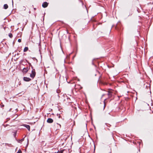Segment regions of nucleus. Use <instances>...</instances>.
<instances>
[{
  "instance_id": "f257e3e1",
  "label": "nucleus",
  "mask_w": 153,
  "mask_h": 153,
  "mask_svg": "<svg viewBox=\"0 0 153 153\" xmlns=\"http://www.w3.org/2000/svg\"><path fill=\"white\" fill-rule=\"evenodd\" d=\"M36 75V72H35V70L33 69L31 71V73L30 74V77L32 78H33Z\"/></svg>"
},
{
  "instance_id": "f03ea898",
  "label": "nucleus",
  "mask_w": 153,
  "mask_h": 153,
  "mask_svg": "<svg viewBox=\"0 0 153 153\" xmlns=\"http://www.w3.org/2000/svg\"><path fill=\"white\" fill-rule=\"evenodd\" d=\"M29 70V68L28 67L24 68H23L22 70V72L24 74H26Z\"/></svg>"
},
{
  "instance_id": "7ed1b4c3",
  "label": "nucleus",
  "mask_w": 153,
  "mask_h": 153,
  "mask_svg": "<svg viewBox=\"0 0 153 153\" xmlns=\"http://www.w3.org/2000/svg\"><path fill=\"white\" fill-rule=\"evenodd\" d=\"M48 5V3L46 2H44L42 4V7L43 8L47 7Z\"/></svg>"
},
{
  "instance_id": "20e7f679",
  "label": "nucleus",
  "mask_w": 153,
  "mask_h": 153,
  "mask_svg": "<svg viewBox=\"0 0 153 153\" xmlns=\"http://www.w3.org/2000/svg\"><path fill=\"white\" fill-rule=\"evenodd\" d=\"M23 80L25 81L26 82H28L31 80V79L27 77H24L23 78Z\"/></svg>"
},
{
  "instance_id": "39448f33",
  "label": "nucleus",
  "mask_w": 153,
  "mask_h": 153,
  "mask_svg": "<svg viewBox=\"0 0 153 153\" xmlns=\"http://www.w3.org/2000/svg\"><path fill=\"white\" fill-rule=\"evenodd\" d=\"M47 122L48 123H52L53 122V120L51 118H49L47 119Z\"/></svg>"
},
{
  "instance_id": "423d86ee",
  "label": "nucleus",
  "mask_w": 153,
  "mask_h": 153,
  "mask_svg": "<svg viewBox=\"0 0 153 153\" xmlns=\"http://www.w3.org/2000/svg\"><path fill=\"white\" fill-rule=\"evenodd\" d=\"M23 126L27 128L28 130H29V131H30V127L29 125L26 124H24L23 125Z\"/></svg>"
},
{
  "instance_id": "0eeeda50",
  "label": "nucleus",
  "mask_w": 153,
  "mask_h": 153,
  "mask_svg": "<svg viewBox=\"0 0 153 153\" xmlns=\"http://www.w3.org/2000/svg\"><path fill=\"white\" fill-rule=\"evenodd\" d=\"M119 25H120V23L118 22L116 26L115 27V28L117 30H118L119 29Z\"/></svg>"
},
{
  "instance_id": "6e6552de",
  "label": "nucleus",
  "mask_w": 153,
  "mask_h": 153,
  "mask_svg": "<svg viewBox=\"0 0 153 153\" xmlns=\"http://www.w3.org/2000/svg\"><path fill=\"white\" fill-rule=\"evenodd\" d=\"M26 8L25 6H22L20 8V11H22L23 10H25Z\"/></svg>"
},
{
  "instance_id": "1a4fd4ad",
  "label": "nucleus",
  "mask_w": 153,
  "mask_h": 153,
  "mask_svg": "<svg viewBox=\"0 0 153 153\" xmlns=\"http://www.w3.org/2000/svg\"><path fill=\"white\" fill-rule=\"evenodd\" d=\"M8 7V6L7 4H5L4 5V8L5 9H7Z\"/></svg>"
},
{
  "instance_id": "9d476101",
  "label": "nucleus",
  "mask_w": 153,
  "mask_h": 153,
  "mask_svg": "<svg viewBox=\"0 0 153 153\" xmlns=\"http://www.w3.org/2000/svg\"><path fill=\"white\" fill-rule=\"evenodd\" d=\"M28 48L27 47H25L24 49V52H25L28 51Z\"/></svg>"
},
{
  "instance_id": "9b49d317",
  "label": "nucleus",
  "mask_w": 153,
  "mask_h": 153,
  "mask_svg": "<svg viewBox=\"0 0 153 153\" xmlns=\"http://www.w3.org/2000/svg\"><path fill=\"white\" fill-rule=\"evenodd\" d=\"M17 135V131L14 132L13 136L15 137H16Z\"/></svg>"
},
{
  "instance_id": "f8f14e48",
  "label": "nucleus",
  "mask_w": 153,
  "mask_h": 153,
  "mask_svg": "<svg viewBox=\"0 0 153 153\" xmlns=\"http://www.w3.org/2000/svg\"><path fill=\"white\" fill-rule=\"evenodd\" d=\"M9 37L10 38H12L13 37V35L11 33H10L9 34Z\"/></svg>"
},
{
  "instance_id": "ddd939ff",
  "label": "nucleus",
  "mask_w": 153,
  "mask_h": 153,
  "mask_svg": "<svg viewBox=\"0 0 153 153\" xmlns=\"http://www.w3.org/2000/svg\"><path fill=\"white\" fill-rule=\"evenodd\" d=\"M16 153H22V151L21 150L19 149Z\"/></svg>"
},
{
  "instance_id": "4468645a",
  "label": "nucleus",
  "mask_w": 153,
  "mask_h": 153,
  "mask_svg": "<svg viewBox=\"0 0 153 153\" xmlns=\"http://www.w3.org/2000/svg\"><path fill=\"white\" fill-rule=\"evenodd\" d=\"M39 51L40 52V53H40V46H41L40 44L39 43Z\"/></svg>"
},
{
  "instance_id": "2eb2a0df",
  "label": "nucleus",
  "mask_w": 153,
  "mask_h": 153,
  "mask_svg": "<svg viewBox=\"0 0 153 153\" xmlns=\"http://www.w3.org/2000/svg\"><path fill=\"white\" fill-rule=\"evenodd\" d=\"M105 124L108 127H109L110 126H111L110 125L108 124H107V123H105Z\"/></svg>"
},
{
  "instance_id": "dca6fc26",
  "label": "nucleus",
  "mask_w": 153,
  "mask_h": 153,
  "mask_svg": "<svg viewBox=\"0 0 153 153\" xmlns=\"http://www.w3.org/2000/svg\"><path fill=\"white\" fill-rule=\"evenodd\" d=\"M108 95L109 96H111V93L109 92H108Z\"/></svg>"
},
{
  "instance_id": "f3484780",
  "label": "nucleus",
  "mask_w": 153,
  "mask_h": 153,
  "mask_svg": "<svg viewBox=\"0 0 153 153\" xmlns=\"http://www.w3.org/2000/svg\"><path fill=\"white\" fill-rule=\"evenodd\" d=\"M63 152V151H62V150H61L60 151H58V152H57V153H62Z\"/></svg>"
},
{
  "instance_id": "a211bd4d",
  "label": "nucleus",
  "mask_w": 153,
  "mask_h": 153,
  "mask_svg": "<svg viewBox=\"0 0 153 153\" xmlns=\"http://www.w3.org/2000/svg\"><path fill=\"white\" fill-rule=\"evenodd\" d=\"M23 140V139H22L21 140H19V141L18 142L19 143L20 142V141L22 142Z\"/></svg>"
},
{
  "instance_id": "6ab92c4d",
  "label": "nucleus",
  "mask_w": 153,
  "mask_h": 153,
  "mask_svg": "<svg viewBox=\"0 0 153 153\" xmlns=\"http://www.w3.org/2000/svg\"><path fill=\"white\" fill-rule=\"evenodd\" d=\"M18 41L19 42H21V39H19Z\"/></svg>"
},
{
  "instance_id": "aec40b11",
  "label": "nucleus",
  "mask_w": 153,
  "mask_h": 153,
  "mask_svg": "<svg viewBox=\"0 0 153 153\" xmlns=\"http://www.w3.org/2000/svg\"><path fill=\"white\" fill-rule=\"evenodd\" d=\"M30 66H31V68H33V67L32 66V65H31V64H30Z\"/></svg>"
},
{
  "instance_id": "412c9836",
  "label": "nucleus",
  "mask_w": 153,
  "mask_h": 153,
  "mask_svg": "<svg viewBox=\"0 0 153 153\" xmlns=\"http://www.w3.org/2000/svg\"><path fill=\"white\" fill-rule=\"evenodd\" d=\"M66 58H69V56H66Z\"/></svg>"
},
{
  "instance_id": "4be33fe9",
  "label": "nucleus",
  "mask_w": 153,
  "mask_h": 153,
  "mask_svg": "<svg viewBox=\"0 0 153 153\" xmlns=\"http://www.w3.org/2000/svg\"><path fill=\"white\" fill-rule=\"evenodd\" d=\"M105 104H104V108H103V109H105Z\"/></svg>"
},
{
  "instance_id": "5701e85b",
  "label": "nucleus",
  "mask_w": 153,
  "mask_h": 153,
  "mask_svg": "<svg viewBox=\"0 0 153 153\" xmlns=\"http://www.w3.org/2000/svg\"><path fill=\"white\" fill-rule=\"evenodd\" d=\"M29 13H31V11H29Z\"/></svg>"
},
{
  "instance_id": "b1692460",
  "label": "nucleus",
  "mask_w": 153,
  "mask_h": 153,
  "mask_svg": "<svg viewBox=\"0 0 153 153\" xmlns=\"http://www.w3.org/2000/svg\"><path fill=\"white\" fill-rule=\"evenodd\" d=\"M94 128L96 130V128L94 126Z\"/></svg>"
},
{
  "instance_id": "393cba45",
  "label": "nucleus",
  "mask_w": 153,
  "mask_h": 153,
  "mask_svg": "<svg viewBox=\"0 0 153 153\" xmlns=\"http://www.w3.org/2000/svg\"><path fill=\"white\" fill-rule=\"evenodd\" d=\"M59 127H60H60H61V125H60V124H59Z\"/></svg>"
},
{
  "instance_id": "a878e982",
  "label": "nucleus",
  "mask_w": 153,
  "mask_h": 153,
  "mask_svg": "<svg viewBox=\"0 0 153 153\" xmlns=\"http://www.w3.org/2000/svg\"><path fill=\"white\" fill-rule=\"evenodd\" d=\"M12 5H13V1H12Z\"/></svg>"
},
{
  "instance_id": "bb28decb",
  "label": "nucleus",
  "mask_w": 153,
  "mask_h": 153,
  "mask_svg": "<svg viewBox=\"0 0 153 153\" xmlns=\"http://www.w3.org/2000/svg\"><path fill=\"white\" fill-rule=\"evenodd\" d=\"M64 62H65V59H64Z\"/></svg>"
},
{
  "instance_id": "cd10ccee",
  "label": "nucleus",
  "mask_w": 153,
  "mask_h": 153,
  "mask_svg": "<svg viewBox=\"0 0 153 153\" xmlns=\"http://www.w3.org/2000/svg\"><path fill=\"white\" fill-rule=\"evenodd\" d=\"M34 10H35V9H36V8H34Z\"/></svg>"
},
{
  "instance_id": "c85d7f7f",
  "label": "nucleus",
  "mask_w": 153,
  "mask_h": 153,
  "mask_svg": "<svg viewBox=\"0 0 153 153\" xmlns=\"http://www.w3.org/2000/svg\"><path fill=\"white\" fill-rule=\"evenodd\" d=\"M92 64H93V65H94V64L93 62H92Z\"/></svg>"
},
{
  "instance_id": "c756f323",
  "label": "nucleus",
  "mask_w": 153,
  "mask_h": 153,
  "mask_svg": "<svg viewBox=\"0 0 153 153\" xmlns=\"http://www.w3.org/2000/svg\"><path fill=\"white\" fill-rule=\"evenodd\" d=\"M151 105H152V103H151Z\"/></svg>"
},
{
  "instance_id": "7c9ffc66",
  "label": "nucleus",
  "mask_w": 153,
  "mask_h": 153,
  "mask_svg": "<svg viewBox=\"0 0 153 153\" xmlns=\"http://www.w3.org/2000/svg\"><path fill=\"white\" fill-rule=\"evenodd\" d=\"M110 153H111V152H110Z\"/></svg>"
}]
</instances>
